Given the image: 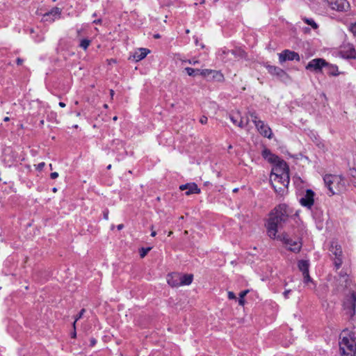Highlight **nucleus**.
Instances as JSON below:
<instances>
[{"label":"nucleus","instance_id":"603ef678","mask_svg":"<svg viewBox=\"0 0 356 356\" xmlns=\"http://www.w3.org/2000/svg\"><path fill=\"white\" fill-rule=\"evenodd\" d=\"M107 62H108V65H111L112 63H116V60L111 58V59L107 60Z\"/></svg>","mask_w":356,"mask_h":356},{"label":"nucleus","instance_id":"412c9836","mask_svg":"<svg viewBox=\"0 0 356 356\" xmlns=\"http://www.w3.org/2000/svg\"><path fill=\"white\" fill-rule=\"evenodd\" d=\"M200 193V189L198 188L197 185L195 183H188V187L187 188V191L186 194L187 195L191 194H198Z\"/></svg>","mask_w":356,"mask_h":356},{"label":"nucleus","instance_id":"f704fd0d","mask_svg":"<svg viewBox=\"0 0 356 356\" xmlns=\"http://www.w3.org/2000/svg\"><path fill=\"white\" fill-rule=\"evenodd\" d=\"M303 277H304V282L308 283L309 282H312V280L311 277L309 276V272L302 273Z\"/></svg>","mask_w":356,"mask_h":356},{"label":"nucleus","instance_id":"c03bdc74","mask_svg":"<svg viewBox=\"0 0 356 356\" xmlns=\"http://www.w3.org/2000/svg\"><path fill=\"white\" fill-rule=\"evenodd\" d=\"M58 177V173L56 172H51L50 174V177L52 179H56L57 177Z\"/></svg>","mask_w":356,"mask_h":356},{"label":"nucleus","instance_id":"de8ad7c7","mask_svg":"<svg viewBox=\"0 0 356 356\" xmlns=\"http://www.w3.org/2000/svg\"><path fill=\"white\" fill-rule=\"evenodd\" d=\"M291 292V290L290 289H288V290H286L284 293H283V296H284V298L286 299L289 298V295Z\"/></svg>","mask_w":356,"mask_h":356},{"label":"nucleus","instance_id":"b1692460","mask_svg":"<svg viewBox=\"0 0 356 356\" xmlns=\"http://www.w3.org/2000/svg\"><path fill=\"white\" fill-rule=\"evenodd\" d=\"M248 115L250 116L252 119V122L254 123V124L256 126V124H258L259 122H261L262 120H261L258 116V114L257 113L254 111V110H250L248 111L247 113Z\"/></svg>","mask_w":356,"mask_h":356},{"label":"nucleus","instance_id":"c756f323","mask_svg":"<svg viewBox=\"0 0 356 356\" xmlns=\"http://www.w3.org/2000/svg\"><path fill=\"white\" fill-rule=\"evenodd\" d=\"M249 292L248 290H244L240 292L239 293V298H238V304L241 306H243L245 304V300L244 298L247 295V293Z\"/></svg>","mask_w":356,"mask_h":356},{"label":"nucleus","instance_id":"ea45409f","mask_svg":"<svg viewBox=\"0 0 356 356\" xmlns=\"http://www.w3.org/2000/svg\"><path fill=\"white\" fill-rule=\"evenodd\" d=\"M208 118L205 115H202L200 119V122L202 124H205L207 123Z\"/></svg>","mask_w":356,"mask_h":356},{"label":"nucleus","instance_id":"4468645a","mask_svg":"<svg viewBox=\"0 0 356 356\" xmlns=\"http://www.w3.org/2000/svg\"><path fill=\"white\" fill-rule=\"evenodd\" d=\"M266 67L271 75L275 76L280 79L288 77L287 73L279 67L268 65Z\"/></svg>","mask_w":356,"mask_h":356},{"label":"nucleus","instance_id":"393cba45","mask_svg":"<svg viewBox=\"0 0 356 356\" xmlns=\"http://www.w3.org/2000/svg\"><path fill=\"white\" fill-rule=\"evenodd\" d=\"M230 54V50L226 49H221L218 51V56L220 59L224 62H227L229 59L227 57Z\"/></svg>","mask_w":356,"mask_h":356},{"label":"nucleus","instance_id":"c9c22d12","mask_svg":"<svg viewBox=\"0 0 356 356\" xmlns=\"http://www.w3.org/2000/svg\"><path fill=\"white\" fill-rule=\"evenodd\" d=\"M85 312H86V309H81L79 313L74 318L75 322H77L80 318H81L83 317V316Z\"/></svg>","mask_w":356,"mask_h":356},{"label":"nucleus","instance_id":"aec40b11","mask_svg":"<svg viewBox=\"0 0 356 356\" xmlns=\"http://www.w3.org/2000/svg\"><path fill=\"white\" fill-rule=\"evenodd\" d=\"M180 286L190 285L193 280L192 274L179 275Z\"/></svg>","mask_w":356,"mask_h":356},{"label":"nucleus","instance_id":"a211bd4d","mask_svg":"<svg viewBox=\"0 0 356 356\" xmlns=\"http://www.w3.org/2000/svg\"><path fill=\"white\" fill-rule=\"evenodd\" d=\"M342 56L346 58H355L356 50L352 45H348L341 51Z\"/></svg>","mask_w":356,"mask_h":356},{"label":"nucleus","instance_id":"69168bd1","mask_svg":"<svg viewBox=\"0 0 356 356\" xmlns=\"http://www.w3.org/2000/svg\"><path fill=\"white\" fill-rule=\"evenodd\" d=\"M76 115L77 117H79V116H81V113L80 112H77L76 113Z\"/></svg>","mask_w":356,"mask_h":356},{"label":"nucleus","instance_id":"0e129e2a","mask_svg":"<svg viewBox=\"0 0 356 356\" xmlns=\"http://www.w3.org/2000/svg\"><path fill=\"white\" fill-rule=\"evenodd\" d=\"M111 95L113 97L114 95V91L113 90H110Z\"/></svg>","mask_w":356,"mask_h":356},{"label":"nucleus","instance_id":"09e8293b","mask_svg":"<svg viewBox=\"0 0 356 356\" xmlns=\"http://www.w3.org/2000/svg\"><path fill=\"white\" fill-rule=\"evenodd\" d=\"M188 187V183L186 184L181 185L179 186V188L181 191H184V190H187Z\"/></svg>","mask_w":356,"mask_h":356},{"label":"nucleus","instance_id":"4c0bfd02","mask_svg":"<svg viewBox=\"0 0 356 356\" xmlns=\"http://www.w3.org/2000/svg\"><path fill=\"white\" fill-rule=\"evenodd\" d=\"M349 30L350 32H352L353 34H356V22L353 24H351Z\"/></svg>","mask_w":356,"mask_h":356},{"label":"nucleus","instance_id":"6ab92c4d","mask_svg":"<svg viewBox=\"0 0 356 356\" xmlns=\"http://www.w3.org/2000/svg\"><path fill=\"white\" fill-rule=\"evenodd\" d=\"M168 284L172 287L180 286V278L179 274L169 275L167 279Z\"/></svg>","mask_w":356,"mask_h":356},{"label":"nucleus","instance_id":"7ed1b4c3","mask_svg":"<svg viewBox=\"0 0 356 356\" xmlns=\"http://www.w3.org/2000/svg\"><path fill=\"white\" fill-rule=\"evenodd\" d=\"M323 180L331 195L338 194L344 190V180L340 176L326 175Z\"/></svg>","mask_w":356,"mask_h":356},{"label":"nucleus","instance_id":"a19ab883","mask_svg":"<svg viewBox=\"0 0 356 356\" xmlns=\"http://www.w3.org/2000/svg\"><path fill=\"white\" fill-rule=\"evenodd\" d=\"M227 296L229 300H234L236 298L234 293L232 291H229L227 293Z\"/></svg>","mask_w":356,"mask_h":356},{"label":"nucleus","instance_id":"f03ea898","mask_svg":"<svg viewBox=\"0 0 356 356\" xmlns=\"http://www.w3.org/2000/svg\"><path fill=\"white\" fill-rule=\"evenodd\" d=\"M342 356H356V332H350L343 336L339 342Z\"/></svg>","mask_w":356,"mask_h":356},{"label":"nucleus","instance_id":"49530a36","mask_svg":"<svg viewBox=\"0 0 356 356\" xmlns=\"http://www.w3.org/2000/svg\"><path fill=\"white\" fill-rule=\"evenodd\" d=\"M103 214H104V218L107 220L108 219V209L104 210L103 212Z\"/></svg>","mask_w":356,"mask_h":356},{"label":"nucleus","instance_id":"8fccbe9b","mask_svg":"<svg viewBox=\"0 0 356 356\" xmlns=\"http://www.w3.org/2000/svg\"><path fill=\"white\" fill-rule=\"evenodd\" d=\"M102 19H101V18H99V19H95V20L92 22V23H93V24H102Z\"/></svg>","mask_w":356,"mask_h":356},{"label":"nucleus","instance_id":"e433bc0d","mask_svg":"<svg viewBox=\"0 0 356 356\" xmlns=\"http://www.w3.org/2000/svg\"><path fill=\"white\" fill-rule=\"evenodd\" d=\"M248 120H246L245 122H243V120L241 119L238 123H237V126H238L239 127L241 128H243L245 127V126H247L248 124Z\"/></svg>","mask_w":356,"mask_h":356},{"label":"nucleus","instance_id":"ddd939ff","mask_svg":"<svg viewBox=\"0 0 356 356\" xmlns=\"http://www.w3.org/2000/svg\"><path fill=\"white\" fill-rule=\"evenodd\" d=\"M258 124H256V128L259 133L264 137L269 139L273 138V132L270 127L266 124L263 120L259 122Z\"/></svg>","mask_w":356,"mask_h":356},{"label":"nucleus","instance_id":"7c9ffc66","mask_svg":"<svg viewBox=\"0 0 356 356\" xmlns=\"http://www.w3.org/2000/svg\"><path fill=\"white\" fill-rule=\"evenodd\" d=\"M230 54L233 55L234 57H243L245 55V52L241 49H234L230 50Z\"/></svg>","mask_w":356,"mask_h":356},{"label":"nucleus","instance_id":"dca6fc26","mask_svg":"<svg viewBox=\"0 0 356 356\" xmlns=\"http://www.w3.org/2000/svg\"><path fill=\"white\" fill-rule=\"evenodd\" d=\"M261 155L265 160L274 165L281 161L278 156L272 153V152L268 148H264L262 150Z\"/></svg>","mask_w":356,"mask_h":356},{"label":"nucleus","instance_id":"cd10ccee","mask_svg":"<svg viewBox=\"0 0 356 356\" xmlns=\"http://www.w3.org/2000/svg\"><path fill=\"white\" fill-rule=\"evenodd\" d=\"M91 43V40L87 38H83L81 40L79 43V47L82 48L83 50H86Z\"/></svg>","mask_w":356,"mask_h":356},{"label":"nucleus","instance_id":"1a4fd4ad","mask_svg":"<svg viewBox=\"0 0 356 356\" xmlns=\"http://www.w3.org/2000/svg\"><path fill=\"white\" fill-rule=\"evenodd\" d=\"M327 65V62L323 58H314L307 63L305 68L315 72H321Z\"/></svg>","mask_w":356,"mask_h":356},{"label":"nucleus","instance_id":"e2e57ef3","mask_svg":"<svg viewBox=\"0 0 356 356\" xmlns=\"http://www.w3.org/2000/svg\"><path fill=\"white\" fill-rule=\"evenodd\" d=\"M52 191H53L54 193L57 192V188H56V187L53 188H52Z\"/></svg>","mask_w":356,"mask_h":356},{"label":"nucleus","instance_id":"72a5a7b5","mask_svg":"<svg viewBox=\"0 0 356 356\" xmlns=\"http://www.w3.org/2000/svg\"><path fill=\"white\" fill-rule=\"evenodd\" d=\"M150 250H151V248H141L140 250V257H142V258L145 257Z\"/></svg>","mask_w":356,"mask_h":356},{"label":"nucleus","instance_id":"680f3d73","mask_svg":"<svg viewBox=\"0 0 356 356\" xmlns=\"http://www.w3.org/2000/svg\"><path fill=\"white\" fill-rule=\"evenodd\" d=\"M76 322H75V321H74V323H73V325H72L73 328H74V330H76Z\"/></svg>","mask_w":356,"mask_h":356},{"label":"nucleus","instance_id":"338daca9","mask_svg":"<svg viewBox=\"0 0 356 356\" xmlns=\"http://www.w3.org/2000/svg\"><path fill=\"white\" fill-rule=\"evenodd\" d=\"M107 168L108 170H110V169L111 168V164H109V165L107 166V168Z\"/></svg>","mask_w":356,"mask_h":356},{"label":"nucleus","instance_id":"864d4df0","mask_svg":"<svg viewBox=\"0 0 356 356\" xmlns=\"http://www.w3.org/2000/svg\"><path fill=\"white\" fill-rule=\"evenodd\" d=\"M151 229H152L151 236L152 237H154L156 235V231L153 230V226L151 227Z\"/></svg>","mask_w":356,"mask_h":356},{"label":"nucleus","instance_id":"79ce46f5","mask_svg":"<svg viewBox=\"0 0 356 356\" xmlns=\"http://www.w3.org/2000/svg\"><path fill=\"white\" fill-rule=\"evenodd\" d=\"M229 119H230V120L232 122V123L234 124L237 125L238 120H237V119L233 115H229Z\"/></svg>","mask_w":356,"mask_h":356},{"label":"nucleus","instance_id":"6e6552de","mask_svg":"<svg viewBox=\"0 0 356 356\" xmlns=\"http://www.w3.org/2000/svg\"><path fill=\"white\" fill-rule=\"evenodd\" d=\"M330 251L334 255V266L338 270L342 264V250L341 245L337 242L332 241Z\"/></svg>","mask_w":356,"mask_h":356},{"label":"nucleus","instance_id":"20e7f679","mask_svg":"<svg viewBox=\"0 0 356 356\" xmlns=\"http://www.w3.org/2000/svg\"><path fill=\"white\" fill-rule=\"evenodd\" d=\"M276 238L281 241L287 247L289 250L295 253H298L301 250L302 246L301 239L293 240L286 234L276 236Z\"/></svg>","mask_w":356,"mask_h":356},{"label":"nucleus","instance_id":"a878e982","mask_svg":"<svg viewBox=\"0 0 356 356\" xmlns=\"http://www.w3.org/2000/svg\"><path fill=\"white\" fill-rule=\"evenodd\" d=\"M211 79L217 81H222L224 80V76L220 71L213 70Z\"/></svg>","mask_w":356,"mask_h":356},{"label":"nucleus","instance_id":"f3484780","mask_svg":"<svg viewBox=\"0 0 356 356\" xmlns=\"http://www.w3.org/2000/svg\"><path fill=\"white\" fill-rule=\"evenodd\" d=\"M61 11L60 8L57 7L53 8L50 11L45 13L43 14V18L42 19L44 21H48L49 18L51 17H53V18L51 19V21H54V19L57 17H59L60 15Z\"/></svg>","mask_w":356,"mask_h":356},{"label":"nucleus","instance_id":"5701e85b","mask_svg":"<svg viewBox=\"0 0 356 356\" xmlns=\"http://www.w3.org/2000/svg\"><path fill=\"white\" fill-rule=\"evenodd\" d=\"M309 264L307 260H300L298 263V267L302 273L309 272Z\"/></svg>","mask_w":356,"mask_h":356},{"label":"nucleus","instance_id":"bb28decb","mask_svg":"<svg viewBox=\"0 0 356 356\" xmlns=\"http://www.w3.org/2000/svg\"><path fill=\"white\" fill-rule=\"evenodd\" d=\"M339 277H340V282H344L346 283L345 284L346 287H348L350 286V281L348 280V275L346 273H343L341 271L339 273Z\"/></svg>","mask_w":356,"mask_h":356},{"label":"nucleus","instance_id":"5fc2aeb1","mask_svg":"<svg viewBox=\"0 0 356 356\" xmlns=\"http://www.w3.org/2000/svg\"><path fill=\"white\" fill-rule=\"evenodd\" d=\"M124 227V225L123 224H120L117 226V229L118 230H121L122 228Z\"/></svg>","mask_w":356,"mask_h":356},{"label":"nucleus","instance_id":"39448f33","mask_svg":"<svg viewBox=\"0 0 356 356\" xmlns=\"http://www.w3.org/2000/svg\"><path fill=\"white\" fill-rule=\"evenodd\" d=\"M277 177H278L276 179L277 180H270V182L275 191L279 195H283L287 191L290 181L289 175L284 174V175Z\"/></svg>","mask_w":356,"mask_h":356},{"label":"nucleus","instance_id":"3c124183","mask_svg":"<svg viewBox=\"0 0 356 356\" xmlns=\"http://www.w3.org/2000/svg\"><path fill=\"white\" fill-rule=\"evenodd\" d=\"M16 63L18 65H21L23 63V59H22L20 58H17L16 60Z\"/></svg>","mask_w":356,"mask_h":356},{"label":"nucleus","instance_id":"2eb2a0df","mask_svg":"<svg viewBox=\"0 0 356 356\" xmlns=\"http://www.w3.org/2000/svg\"><path fill=\"white\" fill-rule=\"evenodd\" d=\"M150 53V50L146 48H139L134 51V53L130 56L129 60L132 59L136 62H138L144 59L148 54Z\"/></svg>","mask_w":356,"mask_h":356},{"label":"nucleus","instance_id":"6e6d98bb","mask_svg":"<svg viewBox=\"0 0 356 356\" xmlns=\"http://www.w3.org/2000/svg\"><path fill=\"white\" fill-rule=\"evenodd\" d=\"M72 338H75L76 337V330H74V331L71 334Z\"/></svg>","mask_w":356,"mask_h":356},{"label":"nucleus","instance_id":"4d7b16f0","mask_svg":"<svg viewBox=\"0 0 356 356\" xmlns=\"http://www.w3.org/2000/svg\"><path fill=\"white\" fill-rule=\"evenodd\" d=\"M59 106L62 108H64L65 107V104L64 102H59Z\"/></svg>","mask_w":356,"mask_h":356},{"label":"nucleus","instance_id":"052dcab7","mask_svg":"<svg viewBox=\"0 0 356 356\" xmlns=\"http://www.w3.org/2000/svg\"><path fill=\"white\" fill-rule=\"evenodd\" d=\"M195 42L196 45H199V42H198V38H195Z\"/></svg>","mask_w":356,"mask_h":356},{"label":"nucleus","instance_id":"a18cd8bd","mask_svg":"<svg viewBox=\"0 0 356 356\" xmlns=\"http://www.w3.org/2000/svg\"><path fill=\"white\" fill-rule=\"evenodd\" d=\"M187 62L189 63V64H191V65H196L197 63H199V60H195V59H193V60H188Z\"/></svg>","mask_w":356,"mask_h":356},{"label":"nucleus","instance_id":"2f4dec72","mask_svg":"<svg viewBox=\"0 0 356 356\" xmlns=\"http://www.w3.org/2000/svg\"><path fill=\"white\" fill-rule=\"evenodd\" d=\"M212 72L213 70L210 69L200 70L199 74L204 77H208L212 74Z\"/></svg>","mask_w":356,"mask_h":356},{"label":"nucleus","instance_id":"bf43d9fd","mask_svg":"<svg viewBox=\"0 0 356 356\" xmlns=\"http://www.w3.org/2000/svg\"><path fill=\"white\" fill-rule=\"evenodd\" d=\"M25 168L28 170H31V165H25Z\"/></svg>","mask_w":356,"mask_h":356},{"label":"nucleus","instance_id":"f8f14e48","mask_svg":"<svg viewBox=\"0 0 356 356\" xmlns=\"http://www.w3.org/2000/svg\"><path fill=\"white\" fill-rule=\"evenodd\" d=\"M314 195L312 189H307L305 194L300 199V204L310 209L314 203Z\"/></svg>","mask_w":356,"mask_h":356},{"label":"nucleus","instance_id":"f257e3e1","mask_svg":"<svg viewBox=\"0 0 356 356\" xmlns=\"http://www.w3.org/2000/svg\"><path fill=\"white\" fill-rule=\"evenodd\" d=\"M288 217L287 207L284 204H279L270 212L266 225L270 238H276L278 227L282 222H284Z\"/></svg>","mask_w":356,"mask_h":356},{"label":"nucleus","instance_id":"37998d69","mask_svg":"<svg viewBox=\"0 0 356 356\" xmlns=\"http://www.w3.org/2000/svg\"><path fill=\"white\" fill-rule=\"evenodd\" d=\"M96 343H97V340L95 338L92 337L90 339V346L93 347Z\"/></svg>","mask_w":356,"mask_h":356},{"label":"nucleus","instance_id":"9b49d317","mask_svg":"<svg viewBox=\"0 0 356 356\" xmlns=\"http://www.w3.org/2000/svg\"><path fill=\"white\" fill-rule=\"evenodd\" d=\"M327 3L331 9L339 12L347 11L350 8L347 0H327Z\"/></svg>","mask_w":356,"mask_h":356},{"label":"nucleus","instance_id":"58836bf2","mask_svg":"<svg viewBox=\"0 0 356 356\" xmlns=\"http://www.w3.org/2000/svg\"><path fill=\"white\" fill-rule=\"evenodd\" d=\"M44 165H45V163L41 162L35 166V168L37 170L41 171L43 169V168L44 167Z\"/></svg>","mask_w":356,"mask_h":356},{"label":"nucleus","instance_id":"9d476101","mask_svg":"<svg viewBox=\"0 0 356 356\" xmlns=\"http://www.w3.org/2000/svg\"><path fill=\"white\" fill-rule=\"evenodd\" d=\"M279 62L280 63H283L287 60H300V57L299 54L293 51H291L289 49H285L282 51L281 53L278 54Z\"/></svg>","mask_w":356,"mask_h":356},{"label":"nucleus","instance_id":"c85d7f7f","mask_svg":"<svg viewBox=\"0 0 356 356\" xmlns=\"http://www.w3.org/2000/svg\"><path fill=\"white\" fill-rule=\"evenodd\" d=\"M185 71L186 72L188 76H195L197 74H199L200 70L187 67L185 68Z\"/></svg>","mask_w":356,"mask_h":356},{"label":"nucleus","instance_id":"0eeeda50","mask_svg":"<svg viewBox=\"0 0 356 356\" xmlns=\"http://www.w3.org/2000/svg\"><path fill=\"white\" fill-rule=\"evenodd\" d=\"M284 174L289 175V169L286 163L283 160H281L275 164L273 168L270 180H276L275 179L278 177L277 176L284 175Z\"/></svg>","mask_w":356,"mask_h":356},{"label":"nucleus","instance_id":"473e14b6","mask_svg":"<svg viewBox=\"0 0 356 356\" xmlns=\"http://www.w3.org/2000/svg\"><path fill=\"white\" fill-rule=\"evenodd\" d=\"M304 22L311 26L314 29H316L318 28L317 24L314 22L313 19L305 18Z\"/></svg>","mask_w":356,"mask_h":356},{"label":"nucleus","instance_id":"774afa93","mask_svg":"<svg viewBox=\"0 0 356 356\" xmlns=\"http://www.w3.org/2000/svg\"><path fill=\"white\" fill-rule=\"evenodd\" d=\"M92 17H97V13H94L92 14Z\"/></svg>","mask_w":356,"mask_h":356},{"label":"nucleus","instance_id":"13d9d810","mask_svg":"<svg viewBox=\"0 0 356 356\" xmlns=\"http://www.w3.org/2000/svg\"><path fill=\"white\" fill-rule=\"evenodd\" d=\"M9 120H10V118H9L8 117H5V118H3V121H4V122H8Z\"/></svg>","mask_w":356,"mask_h":356},{"label":"nucleus","instance_id":"4be33fe9","mask_svg":"<svg viewBox=\"0 0 356 356\" xmlns=\"http://www.w3.org/2000/svg\"><path fill=\"white\" fill-rule=\"evenodd\" d=\"M326 68V72L330 76H337L339 74L338 67L334 65H332L327 63V65L325 67Z\"/></svg>","mask_w":356,"mask_h":356},{"label":"nucleus","instance_id":"423d86ee","mask_svg":"<svg viewBox=\"0 0 356 356\" xmlns=\"http://www.w3.org/2000/svg\"><path fill=\"white\" fill-rule=\"evenodd\" d=\"M343 307L346 313L350 317H353L355 314L356 307V293L352 291L350 296H348L343 304Z\"/></svg>","mask_w":356,"mask_h":356}]
</instances>
